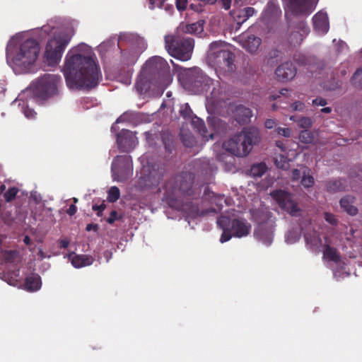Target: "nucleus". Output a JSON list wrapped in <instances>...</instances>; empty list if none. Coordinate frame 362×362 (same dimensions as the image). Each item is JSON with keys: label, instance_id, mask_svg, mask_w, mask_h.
Listing matches in <instances>:
<instances>
[{"label": "nucleus", "instance_id": "nucleus-1", "mask_svg": "<svg viewBox=\"0 0 362 362\" xmlns=\"http://www.w3.org/2000/svg\"><path fill=\"white\" fill-rule=\"evenodd\" d=\"M64 75L67 86L71 89L95 88L101 78L99 67L90 56L69 51L65 58Z\"/></svg>", "mask_w": 362, "mask_h": 362}, {"label": "nucleus", "instance_id": "nucleus-2", "mask_svg": "<svg viewBox=\"0 0 362 362\" xmlns=\"http://www.w3.org/2000/svg\"><path fill=\"white\" fill-rule=\"evenodd\" d=\"M193 180L192 175L187 172H182L180 175L172 177L165 182L163 187V200L171 208L180 209L183 207V209L188 211L189 214L192 217L204 216L209 212L215 213L216 210L214 209L206 211H200L197 204H192L189 208L187 204L182 206V197L194 196L200 192L199 188L194 187Z\"/></svg>", "mask_w": 362, "mask_h": 362}, {"label": "nucleus", "instance_id": "nucleus-3", "mask_svg": "<svg viewBox=\"0 0 362 362\" xmlns=\"http://www.w3.org/2000/svg\"><path fill=\"white\" fill-rule=\"evenodd\" d=\"M235 54L223 41H214L209 45L207 55L209 64L220 74L226 75L235 71Z\"/></svg>", "mask_w": 362, "mask_h": 362}, {"label": "nucleus", "instance_id": "nucleus-4", "mask_svg": "<svg viewBox=\"0 0 362 362\" xmlns=\"http://www.w3.org/2000/svg\"><path fill=\"white\" fill-rule=\"evenodd\" d=\"M259 133L257 129L250 127L244 129L240 133L223 143V148L238 157H244L249 154L254 144L259 141Z\"/></svg>", "mask_w": 362, "mask_h": 362}, {"label": "nucleus", "instance_id": "nucleus-5", "mask_svg": "<svg viewBox=\"0 0 362 362\" xmlns=\"http://www.w3.org/2000/svg\"><path fill=\"white\" fill-rule=\"evenodd\" d=\"M62 86V79L60 76L47 74L33 81L29 91L33 98L43 101L58 95Z\"/></svg>", "mask_w": 362, "mask_h": 362}, {"label": "nucleus", "instance_id": "nucleus-6", "mask_svg": "<svg viewBox=\"0 0 362 362\" xmlns=\"http://www.w3.org/2000/svg\"><path fill=\"white\" fill-rule=\"evenodd\" d=\"M40 52V45L35 39H28L23 42L14 54L6 49L7 58H11L13 64L22 70L28 69L36 61Z\"/></svg>", "mask_w": 362, "mask_h": 362}, {"label": "nucleus", "instance_id": "nucleus-7", "mask_svg": "<svg viewBox=\"0 0 362 362\" xmlns=\"http://www.w3.org/2000/svg\"><path fill=\"white\" fill-rule=\"evenodd\" d=\"M169 35L165 37V47L168 53L175 58L187 61L191 58L194 41L189 37L180 35Z\"/></svg>", "mask_w": 362, "mask_h": 362}, {"label": "nucleus", "instance_id": "nucleus-8", "mask_svg": "<svg viewBox=\"0 0 362 362\" xmlns=\"http://www.w3.org/2000/svg\"><path fill=\"white\" fill-rule=\"evenodd\" d=\"M74 33L73 28L69 30L61 31L48 41L45 55L49 64H57L61 59L62 54Z\"/></svg>", "mask_w": 362, "mask_h": 362}, {"label": "nucleus", "instance_id": "nucleus-9", "mask_svg": "<svg viewBox=\"0 0 362 362\" xmlns=\"http://www.w3.org/2000/svg\"><path fill=\"white\" fill-rule=\"evenodd\" d=\"M144 73H146L151 78L160 83L170 73L168 62L162 57L155 56L150 58L142 67Z\"/></svg>", "mask_w": 362, "mask_h": 362}, {"label": "nucleus", "instance_id": "nucleus-10", "mask_svg": "<svg viewBox=\"0 0 362 362\" xmlns=\"http://www.w3.org/2000/svg\"><path fill=\"white\" fill-rule=\"evenodd\" d=\"M132 160L130 156H117L112 160L111 171L114 180L125 182L132 174Z\"/></svg>", "mask_w": 362, "mask_h": 362}, {"label": "nucleus", "instance_id": "nucleus-11", "mask_svg": "<svg viewBox=\"0 0 362 362\" xmlns=\"http://www.w3.org/2000/svg\"><path fill=\"white\" fill-rule=\"evenodd\" d=\"M272 197L277 202L279 206L288 213L291 216H298L300 209L293 200V195L288 192L276 189L271 192Z\"/></svg>", "mask_w": 362, "mask_h": 362}, {"label": "nucleus", "instance_id": "nucleus-12", "mask_svg": "<svg viewBox=\"0 0 362 362\" xmlns=\"http://www.w3.org/2000/svg\"><path fill=\"white\" fill-rule=\"evenodd\" d=\"M315 0H288L285 8V16H308L314 10Z\"/></svg>", "mask_w": 362, "mask_h": 362}, {"label": "nucleus", "instance_id": "nucleus-13", "mask_svg": "<svg viewBox=\"0 0 362 362\" xmlns=\"http://www.w3.org/2000/svg\"><path fill=\"white\" fill-rule=\"evenodd\" d=\"M180 114L185 120L192 121V125L197 129L198 132L203 138L206 140H209V139H213V134H207V129L204 122L193 113V111L188 103H185L181 105Z\"/></svg>", "mask_w": 362, "mask_h": 362}, {"label": "nucleus", "instance_id": "nucleus-14", "mask_svg": "<svg viewBox=\"0 0 362 362\" xmlns=\"http://www.w3.org/2000/svg\"><path fill=\"white\" fill-rule=\"evenodd\" d=\"M186 75L188 82L202 91L207 90L208 87L212 83V80L197 67L189 69Z\"/></svg>", "mask_w": 362, "mask_h": 362}, {"label": "nucleus", "instance_id": "nucleus-15", "mask_svg": "<svg viewBox=\"0 0 362 362\" xmlns=\"http://www.w3.org/2000/svg\"><path fill=\"white\" fill-rule=\"evenodd\" d=\"M117 144L121 152H129L138 144L137 138L132 132L122 129L117 134Z\"/></svg>", "mask_w": 362, "mask_h": 362}, {"label": "nucleus", "instance_id": "nucleus-16", "mask_svg": "<svg viewBox=\"0 0 362 362\" xmlns=\"http://www.w3.org/2000/svg\"><path fill=\"white\" fill-rule=\"evenodd\" d=\"M295 30L290 33L288 42L293 47L299 46L304 37L309 33L310 28L304 20L298 21L294 27Z\"/></svg>", "mask_w": 362, "mask_h": 362}, {"label": "nucleus", "instance_id": "nucleus-17", "mask_svg": "<svg viewBox=\"0 0 362 362\" xmlns=\"http://www.w3.org/2000/svg\"><path fill=\"white\" fill-rule=\"evenodd\" d=\"M124 46H129L134 49L140 51L144 48V42L141 37L136 35L124 33L119 36L118 47L122 49Z\"/></svg>", "mask_w": 362, "mask_h": 362}, {"label": "nucleus", "instance_id": "nucleus-18", "mask_svg": "<svg viewBox=\"0 0 362 362\" xmlns=\"http://www.w3.org/2000/svg\"><path fill=\"white\" fill-rule=\"evenodd\" d=\"M254 236L266 245H270L273 240L272 226L267 223H261L255 228Z\"/></svg>", "mask_w": 362, "mask_h": 362}, {"label": "nucleus", "instance_id": "nucleus-19", "mask_svg": "<svg viewBox=\"0 0 362 362\" xmlns=\"http://www.w3.org/2000/svg\"><path fill=\"white\" fill-rule=\"evenodd\" d=\"M275 74L281 81L291 80L296 74V68L290 62L280 64L276 69Z\"/></svg>", "mask_w": 362, "mask_h": 362}, {"label": "nucleus", "instance_id": "nucleus-20", "mask_svg": "<svg viewBox=\"0 0 362 362\" xmlns=\"http://www.w3.org/2000/svg\"><path fill=\"white\" fill-rule=\"evenodd\" d=\"M158 83H159L151 78L146 73H144V70L141 69L137 77L135 88L139 94H144L151 89L152 85Z\"/></svg>", "mask_w": 362, "mask_h": 362}, {"label": "nucleus", "instance_id": "nucleus-21", "mask_svg": "<svg viewBox=\"0 0 362 362\" xmlns=\"http://www.w3.org/2000/svg\"><path fill=\"white\" fill-rule=\"evenodd\" d=\"M251 225L245 220L235 218L231 221L230 229L236 238L247 236L251 230Z\"/></svg>", "mask_w": 362, "mask_h": 362}, {"label": "nucleus", "instance_id": "nucleus-22", "mask_svg": "<svg viewBox=\"0 0 362 362\" xmlns=\"http://www.w3.org/2000/svg\"><path fill=\"white\" fill-rule=\"evenodd\" d=\"M281 11L279 5L270 1L264 10L262 17L267 22H274L281 16Z\"/></svg>", "mask_w": 362, "mask_h": 362}, {"label": "nucleus", "instance_id": "nucleus-23", "mask_svg": "<svg viewBox=\"0 0 362 362\" xmlns=\"http://www.w3.org/2000/svg\"><path fill=\"white\" fill-rule=\"evenodd\" d=\"M205 21L199 20L191 24L181 25L177 28V33L201 35L204 31Z\"/></svg>", "mask_w": 362, "mask_h": 362}, {"label": "nucleus", "instance_id": "nucleus-24", "mask_svg": "<svg viewBox=\"0 0 362 362\" xmlns=\"http://www.w3.org/2000/svg\"><path fill=\"white\" fill-rule=\"evenodd\" d=\"M313 26L315 30L325 34L328 31L329 22L328 18L325 13H318L315 14L313 18Z\"/></svg>", "mask_w": 362, "mask_h": 362}, {"label": "nucleus", "instance_id": "nucleus-25", "mask_svg": "<svg viewBox=\"0 0 362 362\" xmlns=\"http://www.w3.org/2000/svg\"><path fill=\"white\" fill-rule=\"evenodd\" d=\"M69 258L71 259V264L75 268H81L91 265L94 259L90 255H74L70 254Z\"/></svg>", "mask_w": 362, "mask_h": 362}, {"label": "nucleus", "instance_id": "nucleus-26", "mask_svg": "<svg viewBox=\"0 0 362 362\" xmlns=\"http://www.w3.org/2000/svg\"><path fill=\"white\" fill-rule=\"evenodd\" d=\"M346 181L341 178H332L325 182L326 190L330 193H337L346 190Z\"/></svg>", "mask_w": 362, "mask_h": 362}, {"label": "nucleus", "instance_id": "nucleus-27", "mask_svg": "<svg viewBox=\"0 0 362 362\" xmlns=\"http://www.w3.org/2000/svg\"><path fill=\"white\" fill-rule=\"evenodd\" d=\"M236 121L240 124L247 122L251 118L252 110L242 105H238L234 111Z\"/></svg>", "mask_w": 362, "mask_h": 362}, {"label": "nucleus", "instance_id": "nucleus-28", "mask_svg": "<svg viewBox=\"0 0 362 362\" xmlns=\"http://www.w3.org/2000/svg\"><path fill=\"white\" fill-rule=\"evenodd\" d=\"M355 197L351 195H346L340 199V206L347 214L351 216L356 215L358 209L354 206Z\"/></svg>", "mask_w": 362, "mask_h": 362}, {"label": "nucleus", "instance_id": "nucleus-29", "mask_svg": "<svg viewBox=\"0 0 362 362\" xmlns=\"http://www.w3.org/2000/svg\"><path fill=\"white\" fill-rule=\"evenodd\" d=\"M41 278L38 274H32L25 279L24 286L28 291H36L41 287Z\"/></svg>", "mask_w": 362, "mask_h": 362}, {"label": "nucleus", "instance_id": "nucleus-30", "mask_svg": "<svg viewBox=\"0 0 362 362\" xmlns=\"http://www.w3.org/2000/svg\"><path fill=\"white\" fill-rule=\"evenodd\" d=\"M261 39L255 36H250L244 43V47L250 53H255L261 45Z\"/></svg>", "mask_w": 362, "mask_h": 362}, {"label": "nucleus", "instance_id": "nucleus-31", "mask_svg": "<svg viewBox=\"0 0 362 362\" xmlns=\"http://www.w3.org/2000/svg\"><path fill=\"white\" fill-rule=\"evenodd\" d=\"M323 255L326 259L335 263H338L341 259L340 255L337 252V249L329 246V245H326L325 246Z\"/></svg>", "mask_w": 362, "mask_h": 362}, {"label": "nucleus", "instance_id": "nucleus-32", "mask_svg": "<svg viewBox=\"0 0 362 362\" xmlns=\"http://www.w3.org/2000/svg\"><path fill=\"white\" fill-rule=\"evenodd\" d=\"M165 169L164 168H158L157 171L154 169L150 173L149 178L152 181V184L154 186H158L161 180L164 177Z\"/></svg>", "mask_w": 362, "mask_h": 362}, {"label": "nucleus", "instance_id": "nucleus-33", "mask_svg": "<svg viewBox=\"0 0 362 362\" xmlns=\"http://www.w3.org/2000/svg\"><path fill=\"white\" fill-rule=\"evenodd\" d=\"M267 167L264 163L254 164L250 169V174L253 177H261L267 171Z\"/></svg>", "mask_w": 362, "mask_h": 362}, {"label": "nucleus", "instance_id": "nucleus-34", "mask_svg": "<svg viewBox=\"0 0 362 362\" xmlns=\"http://www.w3.org/2000/svg\"><path fill=\"white\" fill-rule=\"evenodd\" d=\"M180 139L186 147H192L194 144V138L189 132L181 130L180 132Z\"/></svg>", "mask_w": 362, "mask_h": 362}, {"label": "nucleus", "instance_id": "nucleus-35", "mask_svg": "<svg viewBox=\"0 0 362 362\" xmlns=\"http://www.w3.org/2000/svg\"><path fill=\"white\" fill-rule=\"evenodd\" d=\"M3 259L6 263L14 264L18 259V252L16 250H5L3 252Z\"/></svg>", "mask_w": 362, "mask_h": 362}, {"label": "nucleus", "instance_id": "nucleus-36", "mask_svg": "<svg viewBox=\"0 0 362 362\" xmlns=\"http://www.w3.org/2000/svg\"><path fill=\"white\" fill-rule=\"evenodd\" d=\"M275 164L278 168L288 170L289 168V160L284 155H279L275 158Z\"/></svg>", "mask_w": 362, "mask_h": 362}, {"label": "nucleus", "instance_id": "nucleus-37", "mask_svg": "<svg viewBox=\"0 0 362 362\" xmlns=\"http://www.w3.org/2000/svg\"><path fill=\"white\" fill-rule=\"evenodd\" d=\"M162 141L166 151H168L169 153H172L173 149L175 148V146L171 135L164 134L162 136Z\"/></svg>", "mask_w": 362, "mask_h": 362}, {"label": "nucleus", "instance_id": "nucleus-38", "mask_svg": "<svg viewBox=\"0 0 362 362\" xmlns=\"http://www.w3.org/2000/svg\"><path fill=\"white\" fill-rule=\"evenodd\" d=\"M120 197V192L117 187H111L108 191L107 199L110 202L114 203L117 202Z\"/></svg>", "mask_w": 362, "mask_h": 362}, {"label": "nucleus", "instance_id": "nucleus-39", "mask_svg": "<svg viewBox=\"0 0 362 362\" xmlns=\"http://www.w3.org/2000/svg\"><path fill=\"white\" fill-rule=\"evenodd\" d=\"M299 140L300 142L304 144H310L313 141V134L308 129H304L299 134Z\"/></svg>", "mask_w": 362, "mask_h": 362}, {"label": "nucleus", "instance_id": "nucleus-40", "mask_svg": "<svg viewBox=\"0 0 362 362\" xmlns=\"http://www.w3.org/2000/svg\"><path fill=\"white\" fill-rule=\"evenodd\" d=\"M351 83L356 88H362V68L358 69L354 73Z\"/></svg>", "mask_w": 362, "mask_h": 362}, {"label": "nucleus", "instance_id": "nucleus-41", "mask_svg": "<svg viewBox=\"0 0 362 362\" xmlns=\"http://www.w3.org/2000/svg\"><path fill=\"white\" fill-rule=\"evenodd\" d=\"M315 180L314 177L309 175V173L306 175L305 172H303V175L301 180V185L306 187H310L314 185Z\"/></svg>", "mask_w": 362, "mask_h": 362}, {"label": "nucleus", "instance_id": "nucleus-42", "mask_svg": "<svg viewBox=\"0 0 362 362\" xmlns=\"http://www.w3.org/2000/svg\"><path fill=\"white\" fill-rule=\"evenodd\" d=\"M203 199H206V200L209 199L211 202H214L213 201L214 199V202H215L216 199H222L223 197H221L220 195H217L214 192L210 191L209 187H206L205 189H204V192Z\"/></svg>", "mask_w": 362, "mask_h": 362}, {"label": "nucleus", "instance_id": "nucleus-43", "mask_svg": "<svg viewBox=\"0 0 362 362\" xmlns=\"http://www.w3.org/2000/svg\"><path fill=\"white\" fill-rule=\"evenodd\" d=\"M18 190L16 187H10L4 194L6 202H11L15 199Z\"/></svg>", "mask_w": 362, "mask_h": 362}, {"label": "nucleus", "instance_id": "nucleus-44", "mask_svg": "<svg viewBox=\"0 0 362 362\" xmlns=\"http://www.w3.org/2000/svg\"><path fill=\"white\" fill-rule=\"evenodd\" d=\"M230 220L228 216H221L218 218L216 223L218 226L222 229H228Z\"/></svg>", "mask_w": 362, "mask_h": 362}, {"label": "nucleus", "instance_id": "nucleus-45", "mask_svg": "<svg viewBox=\"0 0 362 362\" xmlns=\"http://www.w3.org/2000/svg\"><path fill=\"white\" fill-rule=\"evenodd\" d=\"M298 124L300 128L307 129L312 127L313 121L310 117H303L298 120Z\"/></svg>", "mask_w": 362, "mask_h": 362}, {"label": "nucleus", "instance_id": "nucleus-46", "mask_svg": "<svg viewBox=\"0 0 362 362\" xmlns=\"http://www.w3.org/2000/svg\"><path fill=\"white\" fill-rule=\"evenodd\" d=\"M233 235V232L231 231L230 228L228 229H224L223 230V233L221 234V236L220 238V242L221 243H226L230 240Z\"/></svg>", "mask_w": 362, "mask_h": 362}, {"label": "nucleus", "instance_id": "nucleus-47", "mask_svg": "<svg viewBox=\"0 0 362 362\" xmlns=\"http://www.w3.org/2000/svg\"><path fill=\"white\" fill-rule=\"evenodd\" d=\"M278 135L283 136L286 138H289L291 136V129L287 127H278L276 129Z\"/></svg>", "mask_w": 362, "mask_h": 362}, {"label": "nucleus", "instance_id": "nucleus-48", "mask_svg": "<svg viewBox=\"0 0 362 362\" xmlns=\"http://www.w3.org/2000/svg\"><path fill=\"white\" fill-rule=\"evenodd\" d=\"M255 11V8L252 7H246L244 9H243L241 11V16H243L245 18L243 22L245 21L250 16H252L254 14Z\"/></svg>", "mask_w": 362, "mask_h": 362}, {"label": "nucleus", "instance_id": "nucleus-49", "mask_svg": "<svg viewBox=\"0 0 362 362\" xmlns=\"http://www.w3.org/2000/svg\"><path fill=\"white\" fill-rule=\"evenodd\" d=\"M122 218V216H118V213L117 211L113 210L110 212V216L107 218V222L109 224H112L117 220H120Z\"/></svg>", "mask_w": 362, "mask_h": 362}, {"label": "nucleus", "instance_id": "nucleus-50", "mask_svg": "<svg viewBox=\"0 0 362 362\" xmlns=\"http://www.w3.org/2000/svg\"><path fill=\"white\" fill-rule=\"evenodd\" d=\"M106 205L104 202H103L100 205L94 204L92 206V209L95 211H97V216L101 217L103 215V211L105 209Z\"/></svg>", "mask_w": 362, "mask_h": 362}, {"label": "nucleus", "instance_id": "nucleus-51", "mask_svg": "<svg viewBox=\"0 0 362 362\" xmlns=\"http://www.w3.org/2000/svg\"><path fill=\"white\" fill-rule=\"evenodd\" d=\"M291 107L293 111L302 112L305 108V104L300 101H296L291 104Z\"/></svg>", "mask_w": 362, "mask_h": 362}, {"label": "nucleus", "instance_id": "nucleus-52", "mask_svg": "<svg viewBox=\"0 0 362 362\" xmlns=\"http://www.w3.org/2000/svg\"><path fill=\"white\" fill-rule=\"evenodd\" d=\"M325 219L329 223L336 226L337 224V220L335 218V216L332 214L326 212L325 213Z\"/></svg>", "mask_w": 362, "mask_h": 362}, {"label": "nucleus", "instance_id": "nucleus-53", "mask_svg": "<svg viewBox=\"0 0 362 362\" xmlns=\"http://www.w3.org/2000/svg\"><path fill=\"white\" fill-rule=\"evenodd\" d=\"M294 60L301 65H306L308 62V59L303 54L295 55Z\"/></svg>", "mask_w": 362, "mask_h": 362}, {"label": "nucleus", "instance_id": "nucleus-54", "mask_svg": "<svg viewBox=\"0 0 362 362\" xmlns=\"http://www.w3.org/2000/svg\"><path fill=\"white\" fill-rule=\"evenodd\" d=\"M150 3L149 8L154 9L155 7L163 8L164 0H148Z\"/></svg>", "mask_w": 362, "mask_h": 362}, {"label": "nucleus", "instance_id": "nucleus-55", "mask_svg": "<svg viewBox=\"0 0 362 362\" xmlns=\"http://www.w3.org/2000/svg\"><path fill=\"white\" fill-rule=\"evenodd\" d=\"M187 6V0H176V7L179 11H184Z\"/></svg>", "mask_w": 362, "mask_h": 362}, {"label": "nucleus", "instance_id": "nucleus-56", "mask_svg": "<svg viewBox=\"0 0 362 362\" xmlns=\"http://www.w3.org/2000/svg\"><path fill=\"white\" fill-rule=\"evenodd\" d=\"M312 103L315 106H325L327 105V100L322 98H317L313 100Z\"/></svg>", "mask_w": 362, "mask_h": 362}, {"label": "nucleus", "instance_id": "nucleus-57", "mask_svg": "<svg viewBox=\"0 0 362 362\" xmlns=\"http://www.w3.org/2000/svg\"><path fill=\"white\" fill-rule=\"evenodd\" d=\"M276 124V122L273 119H267L264 122V126L267 129H271L274 128Z\"/></svg>", "mask_w": 362, "mask_h": 362}, {"label": "nucleus", "instance_id": "nucleus-58", "mask_svg": "<svg viewBox=\"0 0 362 362\" xmlns=\"http://www.w3.org/2000/svg\"><path fill=\"white\" fill-rule=\"evenodd\" d=\"M24 114L27 118L31 119L35 117V115H36V112L32 109L25 108L24 110Z\"/></svg>", "mask_w": 362, "mask_h": 362}, {"label": "nucleus", "instance_id": "nucleus-59", "mask_svg": "<svg viewBox=\"0 0 362 362\" xmlns=\"http://www.w3.org/2000/svg\"><path fill=\"white\" fill-rule=\"evenodd\" d=\"M77 211V207L75 206V204H71L69 207V209L66 211V213L69 216H74Z\"/></svg>", "mask_w": 362, "mask_h": 362}, {"label": "nucleus", "instance_id": "nucleus-60", "mask_svg": "<svg viewBox=\"0 0 362 362\" xmlns=\"http://www.w3.org/2000/svg\"><path fill=\"white\" fill-rule=\"evenodd\" d=\"M98 224H94V223H88L87 226H86V230L87 231H90L92 230H95V231H97L98 230Z\"/></svg>", "mask_w": 362, "mask_h": 362}, {"label": "nucleus", "instance_id": "nucleus-61", "mask_svg": "<svg viewBox=\"0 0 362 362\" xmlns=\"http://www.w3.org/2000/svg\"><path fill=\"white\" fill-rule=\"evenodd\" d=\"M60 248L66 249L69 245V240L67 239H62L59 240Z\"/></svg>", "mask_w": 362, "mask_h": 362}, {"label": "nucleus", "instance_id": "nucleus-62", "mask_svg": "<svg viewBox=\"0 0 362 362\" xmlns=\"http://www.w3.org/2000/svg\"><path fill=\"white\" fill-rule=\"evenodd\" d=\"M223 4V7L226 10H228L230 8L231 0H221Z\"/></svg>", "mask_w": 362, "mask_h": 362}, {"label": "nucleus", "instance_id": "nucleus-63", "mask_svg": "<svg viewBox=\"0 0 362 362\" xmlns=\"http://www.w3.org/2000/svg\"><path fill=\"white\" fill-rule=\"evenodd\" d=\"M292 176L293 180H298L300 176V172L298 169H294L292 171Z\"/></svg>", "mask_w": 362, "mask_h": 362}, {"label": "nucleus", "instance_id": "nucleus-64", "mask_svg": "<svg viewBox=\"0 0 362 362\" xmlns=\"http://www.w3.org/2000/svg\"><path fill=\"white\" fill-rule=\"evenodd\" d=\"M341 82L340 81H337L334 85H331L328 87L329 90H336L341 87Z\"/></svg>", "mask_w": 362, "mask_h": 362}]
</instances>
